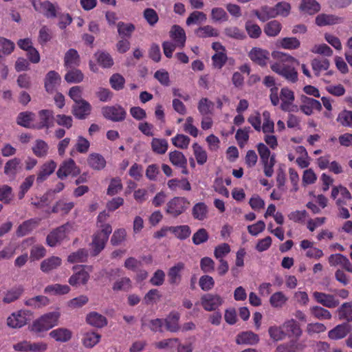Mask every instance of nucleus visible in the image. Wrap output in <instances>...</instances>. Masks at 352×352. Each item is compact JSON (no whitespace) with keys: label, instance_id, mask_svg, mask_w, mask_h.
<instances>
[{"label":"nucleus","instance_id":"6ab92c4d","mask_svg":"<svg viewBox=\"0 0 352 352\" xmlns=\"http://www.w3.org/2000/svg\"><path fill=\"white\" fill-rule=\"evenodd\" d=\"M56 168V164L53 160L45 162L41 167L37 175L36 182L41 183L52 175Z\"/></svg>","mask_w":352,"mask_h":352},{"label":"nucleus","instance_id":"5fc2aeb1","mask_svg":"<svg viewBox=\"0 0 352 352\" xmlns=\"http://www.w3.org/2000/svg\"><path fill=\"white\" fill-rule=\"evenodd\" d=\"M84 78L82 73L76 69H70L65 75V80L68 83H78Z\"/></svg>","mask_w":352,"mask_h":352},{"label":"nucleus","instance_id":"c9c22d12","mask_svg":"<svg viewBox=\"0 0 352 352\" xmlns=\"http://www.w3.org/2000/svg\"><path fill=\"white\" fill-rule=\"evenodd\" d=\"M300 10L311 15L320 11V5L316 0H302Z\"/></svg>","mask_w":352,"mask_h":352},{"label":"nucleus","instance_id":"6e6d98bb","mask_svg":"<svg viewBox=\"0 0 352 352\" xmlns=\"http://www.w3.org/2000/svg\"><path fill=\"white\" fill-rule=\"evenodd\" d=\"M206 14L203 12L194 11L186 19V23L190 26L193 24L204 23L206 21Z\"/></svg>","mask_w":352,"mask_h":352},{"label":"nucleus","instance_id":"393cba45","mask_svg":"<svg viewBox=\"0 0 352 352\" xmlns=\"http://www.w3.org/2000/svg\"><path fill=\"white\" fill-rule=\"evenodd\" d=\"M280 98L282 101L280 104L281 109L284 111H289V107L294 100V91L287 87L282 88Z\"/></svg>","mask_w":352,"mask_h":352},{"label":"nucleus","instance_id":"423d86ee","mask_svg":"<svg viewBox=\"0 0 352 352\" xmlns=\"http://www.w3.org/2000/svg\"><path fill=\"white\" fill-rule=\"evenodd\" d=\"M223 298L217 294L207 293L201 296L200 305L206 311H214L222 305Z\"/></svg>","mask_w":352,"mask_h":352},{"label":"nucleus","instance_id":"aec40b11","mask_svg":"<svg viewBox=\"0 0 352 352\" xmlns=\"http://www.w3.org/2000/svg\"><path fill=\"white\" fill-rule=\"evenodd\" d=\"M185 265L182 262H178L171 267L168 272V282L170 285H179L182 280V271L184 269Z\"/></svg>","mask_w":352,"mask_h":352},{"label":"nucleus","instance_id":"8fccbe9b","mask_svg":"<svg viewBox=\"0 0 352 352\" xmlns=\"http://www.w3.org/2000/svg\"><path fill=\"white\" fill-rule=\"evenodd\" d=\"M117 28L119 35L122 37L127 38H130L135 30V27L133 23H125L122 21L118 23Z\"/></svg>","mask_w":352,"mask_h":352},{"label":"nucleus","instance_id":"473e14b6","mask_svg":"<svg viewBox=\"0 0 352 352\" xmlns=\"http://www.w3.org/2000/svg\"><path fill=\"white\" fill-rule=\"evenodd\" d=\"M151 146L153 153L164 155L168 148V143L166 139L153 138L151 142Z\"/></svg>","mask_w":352,"mask_h":352},{"label":"nucleus","instance_id":"1a4fd4ad","mask_svg":"<svg viewBox=\"0 0 352 352\" xmlns=\"http://www.w3.org/2000/svg\"><path fill=\"white\" fill-rule=\"evenodd\" d=\"M314 299L319 304L327 308H335L340 301L335 296L320 292H314L312 294Z\"/></svg>","mask_w":352,"mask_h":352},{"label":"nucleus","instance_id":"bf43d9fd","mask_svg":"<svg viewBox=\"0 0 352 352\" xmlns=\"http://www.w3.org/2000/svg\"><path fill=\"white\" fill-rule=\"evenodd\" d=\"M131 287L132 283L131 279L128 277H123L114 283L112 289L115 292H128Z\"/></svg>","mask_w":352,"mask_h":352},{"label":"nucleus","instance_id":"2f4dec72","mask_svg":"<svg viewBox=\"0 0 352 352\" xmlns=\"http://www.w3.org/2000/svg\"><path fill=\"white\" fill-rule=\"evenodd\" d=\"M21 161L17 157L8 160L4 166V173L10 177H14L21 167Z\"/></svg>","mask_w":352,"mask_h":352},{"label":"nucleus","instance_id":"412c9836","mask_svg":"<svg viewBox=\"0 0 352 352\" xmlns=\"http://www.w3.org/2000/svg\"><path fill=\"white\" fill-rule=\"evenodd\" d=\"M329 263L331 266L340 265L347 272H352V264L349 258L343 254H331L329 257Z\"/></svg>","mask_w":352,"mask_h":352},{"label":"nucleus","instance_id":"b1692460","mask_svg":"<svg viewBox=\"0 0 352 352\" xmlns=\"http://www.w3.org/2000/svg\"><path fill=\"white\" fill-rule=\"evenodd\" d=\"M179 318L180 314L177 311H173L170 312L164 319L166 330L170 332L178 331L179 330Z\"/></svg>","mask_w":352,"mask_h":352},{"label":"nucleus","instance_id":"ea45409f","mask_svg":"<svg viewBox=\"0 0 352 352\" xmlns=\"http://www.w3.org/2000/svg\"><path fill=\"white\" fill-rule=\"evenodd\" d=\"M70 288L67 285L53 284L45 288V293L51 295H63L69 293Z\"/></svg>","mask_w":352,"mask_h":352},{"label":"nucleus","instance_id":"680f3d73","mask_svg":"<svg viewBox=\"0 0 352 352\" xmlns=\"http://www.w3.org/2000/svg\"><path fill=\"white\" fill-rule=\"evenodd\" d=\"M122 188V181L120 177L112 178L108 186L107 194L110 196H113L120 192Z\"/></svg>","mask_w":352,"mask_h":352},{"label":"nucleus","instance_id":"f3484780","mask_svg":"<svg viewBox=\"0 0 352 352\" xmlns=\"http://www.w3.org/2000/svg\"><path fill=\"white\" fill-rule=\"evenodd\" d=\"M343 18L334 14H320L316 17V24L320 27L341 23Z\"/></svg>","mask_w":352,"mask_h":352},{"label":"nucleus","instance_id":"58836bf2","mask_svg":"<svg viewBox=\"0 0 352 352\" xmlns=\"http://www.w3.org/2000/svg\"><path fill=\"white\" fill-rule=\"evenodd\" d=\"M195 34L199 38L217 37L219 36L218 30L209 25L199 27L195 31Z\"/></svg>","mask_w":352,"mask_h":352},{"label":"nucleus","instance_id":"338daca9","mask_svg":"<svg viewBox=\"0 0 352 352\" xmlns=\"http://www.w3.org/2000/svg\"><path fill=\"white\" fill-rule=\"evenodd\" d=\"M32 151L37 157H45L48 152V146L43 140H38L35 142Z\"/></svg>","mask_w":352,"mask_h":352},{"label":"nucleus","instance_id":"a211bd4d","mask_svg":"<svg viewBox=\"0 0 352 352\" xmlns=\"http://www.w3.org/2000/svg\"><path fill=\"white\" fill-rule=\"evenodd\" d=\"M50 337L58 342H67L72 337V332L69 329L59 327L50 332Z\"/></svg>","mask_w":352,"mask_h":352},{"label":"nucleus","instance_id":"69168bd1","mask_svg":"<svg viewBox=\"0 0 352 352\" xmlns=\"http://www.w3.org/2000/svg\"><path fill=\"white\" fill-rule=\"evenodd\" d=\"M224 34L228 37L237 40H243L246 37L245 33L236 26L226 28L224 29Z\"/></svg>","mask_w":352,"mask_h":352},{"label":"nucleus","instance_id":"9d476101","mask_svg":"<svg viewBox=\"0 0 352 352\" xmlns=\"http://www.w3.org/2000/svg\"><path fill=\"white\" fill-rule=\"evenodd\" d=\"M249 57L254 63L263 67L267 65L270 58V53L266 50L253 47L249 52Z\"/></svg>","mask_w":352,"mask_h":352},{"label":"nucleus","instance_id":"e433bc0d","mask_svg":"<svg viewBox=\"0 0 352 352\" xmlns=\"http://www.w3.org/2000/svg\"><path fill=\"white\" fill-rule=\"evenodd\" d=\"M35 115L32 112H22L19 114L17 118L18 124L27 127H36V124L34 123Z\"/></svg>","mask_w":352,"mask_h":352},{"label":"nucleus","instance_id":"4468645a","mask_svg":"<svg viewBox=\"0 0 352 352\" xmlns=\"http://www.w3.org/2000/svg\"><path fill=\"white\" fill-rule=\"evenodd\" d=\"M79 173L78 168L72 160H69L63 163L57 171V176L60 179H64L69 175H76Z\"/></svg>","mask_w":352,"mask_h":352},{"label":"nucleus","instance_id":"603ef678","mask_svg":"<svg viewBox=\"0 0 352 352\" xmlns=\"http://www.w3.org/2000/svg\"><path fill=\"white\" fill-rule=\"evenodd\" d=\"M281 24L278 21L274 20L268 22L264 27V32L268 36H276L280 32Z\"/></svg>","mask_w":352,"mask_h":352},{"label":"nucleus","instance_id":"20e7f679","mask_svg":"<svg viewBox=\"0 0 352 352\" xmlns=\"http://www.w3.org/2000/svg\"><path fill=\"white\" fill-rule=\"evenodd\" d=\"M190 207V201L185 197L171 198L166 205L165 212L171 217L177 218L186 212Z\"/></svg>","mask_w":352,"mask_h":352},{"label":"nucleus","instance_id":"7ed1b4c3","mask_svg":"<svg viewBox=\"0 0 352 352\" xmlns=\"http://www.w3.org/2000/svg\"><path fill=\"white\" fill-rule=\"evenodd\" d=\"M60 313L58 311L45 313L35 319L29 327L30 331L38 337L58 324Z\"/></svg>","mask_w":352,"mask_h":352},{"label":"nucleus","instance_id":"a19ab883","mask_svg":"<svg viewBox=\"0 0 352 352\" xmlns=\"http://www.w3.org/2000/svg\"><path fill=\"white\" fill-rule=\"evenodd\" d=\"M95 56L98 63L103 68H110L113 65V59L109 53L98 52Z\"/></svg>","mask_w":352,"mask_h":352},{"label":"nucleus","instance_id":"4be33fe9","mask_svg":"<svg viewBox=\"0 0 352 352\" xmlns=\"http://www.w3.org/2000/svg\"><path fill=\"white\" fill-rule=\"evenodd\" d=\"M283 328L285 330L286 336L289 338L295 337L298 338L302 334V330L299 324L294 319H291L285 322L283 324Z\"/></svg>","mask_w":352,"mask_h":352},{"label":"nucleus","instance_id":"052dcab7","mask_svg":"<svg viewBox=\"0 0 352 352\" xmlns=\"http://www.w3.org/2000/svg\"><path fill=\"white\" fill-rule=\"evenodd\" d=\"M178 342V338L164 339L160 342H155V346L158 349H168L172 351L176 348Z\"/></svg>","mask_w":352,"mask_h":352},{"label":"nucleus","instance_id":"c03bdc74","mask_svg":"<svg viewBox=\"0 0 352 352\" xmlns=\"http://www.w3.org/2000/svg\"><path fill=\"white\" fill-rule=\"evenodd\" d=\"M49 302L50 300L46 296H37L26 300L25 304L33 308H41L47 305Z\"/></svg>","mask_w":352,"mask_h":352},{"label":"nucleus","instance_id":"de8ad7c7","mask_svg":"<svg viewBox=\"0 0 352 352\" xmlns=\"http://www.w3.org/2000/svg\"><path fill=\"white\" fill-rule=\"evenodd\" d=\"M311 314L318 320H330L332 317L330 311L320 306H314L310 308Z\"/></svg>","mask_w":352,"mask_h":352},{"label":"nucleus","instance_id":"864d4df0","mask_svg":"<svg viewBox=\"0 0 352 352\" xmlns=\"http://www.w3.org/2000/svg\"><path fill=\"white\" fill-rule=\"evenodd\" d=\"M89 324L97 328H102L107 324V320L101 314L96 312H90Z\"/></svg>","mask_w":352,"mask_h":352},{"label":"nucleus","instance_id":"9b49d317","mask_svg":"<svg viewBox=\"0 0 352 352\" xmlns=\"http://www.w3.org/2000/svg\"><path fill=\"white\" fill-rule=\"evenodd\" d=\"M75 274L72 276L69 283L72 286H79L85 284L88 278V274L85 269V265H76L74 267Z\"/></svg>","mask_w":352,"mask_h":352},{"label":"nucleus","instance_id":"f257e3e1","mask_svg":"<svg viewBox=\"0 0 352 352\" xmlns=\"http://www.w3.org/2000/svg\"><path fill=\"white\" fill-rule=\"evenodd\" d=\"M273 56L277 60L271 64V69L288 82H297L298 72L295 65H298V61L293 56L279 52L273 54Z\"/></svg>","mask_w":352,"mask_h":352},{"label":"nucleus","instance_id":"39448f33","mask_svg":"<svg viewBox=\"0 0 352 352\" xmlns=\"http://www.w3.org/2000/svg\"><path fill=\"white\" fill-rule=\"evenodd\" d=\"M32 314L27 310H19L11 314L6 320L8 327L12 329H19L25 326L30 320Z\"/></svg>","mask_w":352,"mask_h":352},{"label":"nucleus","instance_id":"4d7b16f0","mask_svg":"<svg viewBox=\"0 0 352 352\" xmlns=\"http://www.w3.org/2000/svg\"><path fill=\"white\" fill-rule=\"evenodd\" d=\"M172 144L177 148L186 149L188 147L190 139L184 134H177L171 139Z\"/></svg>","mask_w":352,"mask_h":352},{"label":"nucleus","instance_id":"a18cd8bd","mask_svg":"<svg viewBox=\"0 0 352 352\" xmlns=\"http://www.w3.org/2000/svg\"><path fill=\"white\" fill-rule=\"evenodd\" d=\"M214 103L207 98H202L199 100L197 109L202 116H208L212 113Z\"/></svg>","mask_w":352,"mask_h":352},{"label":"nucleus","instance_id":"f704fd0d","mask_svg":"<svg viewBox=\"0 0 352 352\" xmlns=\"http://www.w3.org/2000/svg\"><path fill=\"white\" fill-rule=\"evenodd\" d=\"M167 186L171 190H176L177 188L185 191L191 190V185L186 178L171 179L168 181Z\"/></svg>","mask_w":352,"mask_h":352},{"label":"nucleus","instance_id":"0e129e2a","mask_svg":"<svg viewBox=\"0 0 352 352\" xmlns=\"http://www.w3.org/2000/svg\"><path fill=\"white\" fill-rule=\"evenodd\" d=\"M340 319H345L347 321H352V303L344 302L338 309Z\"/></svg>","mask_w":352,"mask_h":352},{"label":"nucleus","instance_id":"4c0bfd02","mask_svg":"<svg viewBox=\"0 0 352 352\" xmlns=\"http://www.w3.org/2000/svg\"><path fill=\"white\" fill-rule=\"evenodd\" d=\"M169 231L180 240L188 238L191 233L190 228L188 225L170 226Z\"/></svg>","mask_w":352,"mask_h":352},{"label":"nucleus","instance_id":"37998d69","mask_svg":"<svg viewBox=\"0 0 352 352\" xmlns=\"http://www.w3.org/2000/svg\"><path fill=\"white\" fill-rule=\"evenodd\" d=\"M312 69L316 76H319L322 71L329 67V61L327 58H314L311 62Z\"/></svg>","mask_w":352,"mask_h":352},{"label":"nucleus","instance_id":"bb28decb","mask_svg":"<svg viewBox=\"0 0 352 352\" xmlns=\"http://www.w3.org/2000/svg\"><path fill=\"white\" fill-rule=\"evenodd\" d=\"M252 14H254L261 21L265 22L271 18H275L277 16L274 7L267 6H262L261 10H254Z\"/></svg>","mask_w":352,"mask_h":352},{"label":"nucleus","instance_id":"09e8293b","mask_svg":"<svg viewBox=\"0 0 352 352\" xmlns=\"http://www.w3.org/2000/svg\"><path fill=\"white\" fill-rule=\"evenodd\" d=\"M168 157L171 164L176 167L184 166L186 162H187L185 155L181 151L177 150L170 152Z\"/></svg>","mask_w":352,"mask_h":352},{"label":"nucleus","instance_id":"f8f14e48","mask_svg":"<svg viewBox=\"0 0 352 352\" xmlns=\"http://www.w3.org/2000/svg\"><path fill=\"white\" fill-rule=\"evenodd\" d=\"M302 102L300 110L307 116L312 114L314 110L320 111L322 109L321 103L316 99L302 96Z\"/></svg>","mask_w":352,"mask_h":352},{"label":"nucleus","instance_id":"cd10ccee","mask_svg":"<svg viewBox=\"0 0 352 352\" xmlns=\"http://www.w3.org/2000/svg\"><path fill=\"white\" fill-rule=\"evenodd\" d=\"M62 260L58 256H51L41 263V270L44 273H49L61 265Z\"/></svg>","mask_w":352,"mask_h":352},{"label":"nucleus","instance_id":"a878e982","mask_svg":"<svg viewBox=\"0 0 352 352\" xmlns=\"http://www.w3.org/2000/svg\"><path fill=\"white\" fill-rule=\"evenodd\" d=\"M38 116L39 122L36 127L38 129L49 128L53 123L54 113L51 110L43 109L38 111Z\"/></svg>","mask_w":352,"mask_h":352},{"label":"nucleus","instance_id":"49530a36","mask_svg":"<svg viewBox=\"0 0 352 352\" xmlns=\"http://www.w3.org/2000/svg\"><path fill=\"white\" fill-rule=\"evenodd\" d=\"M89 166L95 170H102L106 166V160L98 153L89 155Z\"/></svg>","mask_w":352,"mask_h":352},{"label":"nucleus","instance_id":"c85d7f7f","mask_svg":"<svg viewBox=\"0 0 352 352\" xmlns=\"http://www.w3.org/2000/svg\"><path fill=\"white\" fill-rule=\"evenodd\" d=\"M350 329L346 323L338 324L328 333V336L332 340H340L344 338L349 333Z\"/></svg>","mask_w":352,"mask_h":352},{"label":"nucleus","instance_id":"ddd939ff","mask_svg":"<svg viewBox=\"0 0 352 352\" xmlns=\"http://www.w3.org/2000/svg\"><path fill=\"white\" fill-rule=\"evenodd\" d=\"M61 82L60 75L55 71H50L44 80L45 89L48 93H53Z\"/></svg>","mask_w":352,"mask_h":352},{"label":"nucleus","instance_id":"6e6552de","mask_svg":"<svg viewBox=\"0 0 352 352\" xmlns=\"http://www.w3.org/2000/svg\"><path fill=\"white\" fill-rule=\"evenodd\" d=\"M72 229L70 224H66L59 227L52 232L47 237V243L51 247H54L64 240Z\"/></svg>","mask_w":352,"mask_h":352},{"label":"nucleus","instance_id":"72a5a7b5","mask_svg":"<svg viewBox=\"0 0 352 352\" xmlns=\"http://www.w3.org/2000/svg\"><path fill=\"white\" fill-rule=\"evenodd\" d=\"M208 206L204 202L195 204L192 208V215L195 219L203 221L207 218Z\"/></svg>","mask_w":352,"mask_h":352},{"label":"nucleus","instance_id":"c756f323","mask_svg":"<svg viewBox=\"0 0 352 352\" xmlns=\"http://www.w3.org/2000/svg\"><path fill=\"white\" fill-rule=\"evenodd\" d=\"M80 63V56L74 49H69L65 54L64 65L67 69H72Z\"/></svg>","mask_w":352,"mask_h":352},{"label":"nucleus","instance_id":"774afa93","mask_svg":"<svg viewBox=\"0 0 352 352\" xmlns=\"http://www.w3.org/2000/svg\"><path fill=\"white\" fill-rule=\"evenodd\" d=\"M228 56L225 52H217L212 56V66L214 68L221 69L226 64Z\"/></svg>","mask_w":352,"mask_h":352},{"label":"nucleus","instance_id":"79ce46f5","mask_svg":"<svg viewBox=\"0 0 352 352\" xmlns=\"http://www.w3.org/2000/svg\"><path fill=\"white\" fill-rule=\"evenodd\" d=\"M23 289L21 287H13L8 290L3 298V301L5 303H10L17 300L22 294Z\"/></svg>","mask_w":352,"mask_h":352},{"label":"nucleus","instance_id":"2eb2a0df","mask_svg":"<svg viewBox=\"0 0 352 352\" xmlns=\"http://www.w3.org/2000/svg\"><path fill=\"white\" fill-rule=\"evenodd\" d=\"M34 8L36 11L42 13L47 18H54L56 16V8L50 1H34Z\"/></svg>","mask_w":352,"mask_h":352},{"label":"nucleus","instance_id":"dca6fc26","mask_svg":"<svg viewBox=\"0 0 352 352\" xmlns=\"http://www.w3.org/2000/svg\"><path fill=\"white\" fill-rule=\"evenodd\" d=\"M170 37L175 41L177 47L185 46L186 36L184 30L178 25H173L170 30Z\"/></svg>","mask_w":352,"mask_h":352},{"label":"nucleus","instance_id":"7c9ffc66","mask_svg":"<svg viewBox=\"0 0 352 352\" xmlns=\"http://www.w3.org/2000/svg\"><path fill=\"white\" fill-rule=\"evenodd\" d=\"M258 341V336L252 331H243L237 335L236 338V342L238 344H254Z\"/></svg>","mask_w":352,"mask_h":352},{"label":"nucleus","instance_id":"0eeeda50","mask_svg":"<svg viewBox=\"0 0 352 352\" xmlns=\"http://www.w3.org/2000/svg\"><path fill=\"white\" fill-rule=\"evenodd\" d=\"M102 113L106 119L113 122H121L126 116V111L120 105L104 107L102 109Z\"/></svg>","mask_w":352,"mask_h":352},{"label":"nucleus","instance_id":"13d9d810","mask_svg":"<svg viewBox=\"0 0 352 352\" xmlns=\"http://www.w3.org/2000/svg\"><path fill=\"white\" fill-rule=\"evenodd\" d=\"M287 300V298L282 292H276L273 294L270 298V302L273 307H282Z\"/></svg>","mask_w":352,"mask_h":352},{"label":"nucleus","instance_id":"f03ea898","mask_svg":"<svg viewBox=\"0 0 352 352\" xmlns=\"http://www.w3.org/2000/svg\"><path fill=\"white\" fill-rule=\"evenodd\" d=\"M109 216L108 213L102 211L97 217V227L100 230L93 235L92 242L89 243L91 246L89 254L92 256L98 255L104 250L109 235L112 232L111 226L105 223Z\"/></svg>","mask_w":352,"mask_h":352},{"label":"nucleus","instance_id":"5701e85b","mask_svg":"<svg viewBox=\"0 0 352 352\" xmlns=\"http://www.w3.org/2000/svg\"><path fill=\"white\" fill-rule=\"evenodd\" d=\"M305 348L302 342H298L296 340H290L287 343L279 344L276 352H302Z\"/></svg>","mask_w":352,"mask_h":352},{"label":"nucleus","instance_id":"3c124183","mask_svg":"<svg viewBox=\"0 0 352 352\" xmlns=\"http://www.w3.org/2000/svg\"><path fill=\"white\" fill-rule=\"evenodd\" d=\"M192 149L197 164L199 165L204 164L208 160L206 151L196 142L192 144Z\"/></svg>","mask_w":352,"mask_h":352},{"label":"nucleus","instance_id":"e2e57ef3","mask_svg":"<svg viewBox=\"0 0 352 352\" xmlns=\"http://www.w3.org/2000/svg\"><path fill=\"white\" fill-rule=\"evenodd\" d=\"M245 28L248 36L252 38H259L262 32L261 28L251 21L245 22Z\"/></svg>","mask_w":352,"mask_h":352}]
</instances>
